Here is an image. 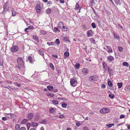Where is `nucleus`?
Listing matches in <instances>:
<instances>
[{"label": "nucleus", "mask_w": 130, "mask_h": 130, "mask_svg": "<svg viewBox=\"0 0 130 130\" xmlns=\"http://www.w3.org/2000/svg\"><path fill=\"white\" fill-rule=\"evenodd\" d=\"M110 111V110L108 108H104L101 109L100 110V112L101 113H108Z\"/></svg>", "instance_id": "nucleus-1"}, {"label": "nucleus", "mask_w": 130, "mask_h": 130, "mask_svg": "<svg viewBox=\"0 0 130 130\" xmlns=\"http://www.w3.org/2000/svg\"><path fill=\"white\" fill-rule=\"evenodd\" d=\"M77 83L76 80L74 79H72L70 80V84L71 85L73 86L74 87L76 86Z\"/></svg>", "instance_id": "nucleus-2"}, {"label": "nucleus", "mask_w": 130, "mask_h": 130, "mask_svg": "<svg viewBox=\"0 0 130 130\" xmlns=\"http://www.w3.org/2000/svg\"><path fill=\"white\" fill-rule=\"evenodd\" d=\"M17 62L19 65H23L24 63L23 60L21 57H19L17 60Z\"/></svg>", "instance_id": "nucleus-3"}, {"label": "nucleus", "mask_w": 130, "mask_h": 130, "mask_svg": "<svg viewBox=\"0 0 130 130\" xmlns=\"http://www.w3.org/2000/svg\"><path fill=\"white\" fill-rule=\"evenodd\" d=\"M18 47L17 46H14L11 47L10 49L11 51L13 52H14L17 51L18 50Z\"/></svg>", "instance_id": "nucleus-4"}, {"label": "nucleus", "mask_w": 130, "mask_h": 130, "mask_svg": "<svg viewBox=\"0 0 130 130\" xmlns=\"http://www.w3.org/2000/svg\"><path fill=\"white\" fill-rule=\"evenodd\" d=\"M97 80V77L95 76H90L89 78V80L91 82L96 81Z\"/></svg>", "instance_id": "nucleus-5"}, {"label": "nucleus", "mask_w": 130, "mask_h": 130, "mask_svg": "<svg viewBox=\"0 0 130 130\" xmlns=\"http://www.w3.org/2000/svg\"><path fill=\"white\" fill-rule=\"evenodd\" d=\"M89 72L88 70L86 68H84L82 70V73L85 75H87Z\"/></svg>", "instance_id": "nucleus-6"}, {"label": "nucleus", "mask_w": 130, "mask_h": 130, "mask_svg": "<svg viewBox=\"0 0 130 130\" xmlns=\"http://www.w3.org/2000/svg\"><path fill=\"white\" fill-rule=\"evenodd\" d=\"M36 11L38 13H39L40 12L41 10V8L39 4H38L36 5Z\"/></svg>", "instance_id": "nucleus-7"}, {"label": "nucleus", "mask_w": 130, "mask_h": 130, "mask_svg": "<svg viewBox=\"0 0 130 130\" xmlns=\"http://www.w3.org/2000/svg\"><path fill=\"white\" fill-rule=\"evenodd\" d=\"M4 9L7 11L9 9V4L8 2H6L3 6Z\"/></svg>", "instance_id": "nucleus-8"}, {"label": "nucleus", "mask_w": 130, "mask_h": 130, "mask_svg": "<svg viewBox=\"0 0 130 130\" xmlns=\"http://www.w3.org/2000/svg\"><path fill=\"white\" fill-rule=\"evenodd\" d=\"M107 59L109 62H111L114 60V58L113 56H110L107 57Z\"/></svg>", "instance_id": "nucleus-9"}, {"label": "nucleus", "mask_w": 130, "mask_h": 130, "mask_svg": "<svg viewBox=\"0 0 130 130\" xmlns=\"http://www.w3.org/2000/svg\"><path fill=\"white\" fill-rule=\"evenodd\" d=\"M107 49L108 50L107 51V52L109 53H112L113 52V50L112 49V48L111 47L109 46H106Z\"/></svg>", "instance_id": "nucleus-10"}, {"label": "nucleus", "mask_w": 130, "mask_h": 130, "mask_svg": "<svg viewBox=\"0 0 130 130\" xmlns=\"http://www.w3.org/2000/svg\"><path fill=\"white\" fill-rule=\"evenodd\" d=\"M33 114L32 113H29L28 114V118L29 120H31L33 117Z\"/></svg>", "instance_id": "nucleus-11"}, {"label": "nucleus", "mask_w": 130, "mask_h": 130, "mask_svg": "<svg viewBox=\"0 0 130 130\" xmlns=\"http://www.w3.org/2000/svg\"><path fill=\"white\" fill-rule=\"evenodd\" d=\"M33 38L36 42L37 43L39 42V39L38 37L36 35H33Z\"/></svg>", "instance_id": "nucleus-12"}, {"label": "nucleus", "mask_w": 130, "mask_h": 130, "mask_svg": "<svg viewBox=\"0 0 130 130\" xmlns=\"http://www.w3.org/2000/svg\"><path fill=\"white\" fill-rule=\"evenodd\" d=\"M92 31L91 30H89L87 31V35L88 37H89L91 36Z\"/></svg>", "instance_id": "nucleus-13"}, {"label": "nucleus", "mask_w": 130, "mask_h": 130, "mask_svg": "<svg viewBox=\"0 0 130 130\" xmlns=\"http://www.w3.org/2000/svg\"><path fill=\"white\" fill-rule=\"evenodd\" d=\"M47 122V121L45 119L42 120L41 121L40 123L41 124H46Z\"/></svg>", "instance_id": "nucleus-14"}, {"label": "nucleus", "mask_w": 130, "mask_h": 130, "mask_svg": "<svg viewBox=\"0 0 130 130\" xmlns=\"http://www.w3.org/2000/svg\"><path fill=\"white\" fill-rule=\"evenodd\" d=\"M89 40L91 41V43H93L94 44L95 43V41L94 38H91Z\"/></svg>", "instance_id": "nucleus-15"}, {"label": "nucleus", "mask_w": 130, "mask_h": 130, "mask_svg": "<svg viewBox=\"0 0 130 130\" xmlns=\"http://www.w3.org/2000/svg\"><path fill=\"white\" fill-rule=\"evenodd\" d=\"M11 11L12 12V16H15L16 14V12L13 9H12Z\"/></svg>", "instance_id": "nucleus-16"}, {"label": "nucleus", "mask_w": 130, "mask_h": 130, "mask_svg": "<svg viewBox=\"0 0 130 130\" xmlns=\"http://www.w3.org/2000/svg\"><path fill=\"white\" fill-rule=\"evenodd\" d=\"M53 86H52L49 85L47 87V88L49 90H53Z\"/></svg>", "instance_id": "nucleus-17"}, {"label": "nucleus", "mask_w": 130, "mask_h": 130, "mask_svg": "<svg viewBox=\"0 0 130 130\" xmlns=\"http://www.w3.org/2000/svg\"><path fill=\"white\" fill-rule=\"evenodd\" d=\"M114 125V124L113 123H110L106 125V126L108 128H110Z\"/></svg>", "instance_id": "nucleus-18"}, {"label": "nucleus", "mask_w": 130, "mask_h": 130, "mask_svg": "<svg viewBox=\"0 0 130 130\" xmlns=\"http://www.w3.org/2000/svg\"><path fill=\"white\" fill-rule=\"evenodd\" d=\"M27 58H28V59L29 62H30L32 63V62H33L32 59V57L31 56H29Z\"/></svg>", "instance_id": "nucleus-19"}, {"label": "nucleus", "mask_w": 130, "mask_h": 130, "mask_svg": "<svg viewBox=\"0 0 130 130\" xmlns=\"http://www.w3.org/2000/svg\"><path fill=\"white\" fill-rule=\"evenodd\" d=\"M63 23L62 22H59L58 23V26L59 27L61 28L63 26Z\"/></svg>", "instance_id": "nucleus-20"}, {"label": "nucleus", "mask_w": 130, "mask_h": 130, "mask_svg": "<svg viewBox=\"0 0 130 130\" xmlns=\"http://www.w3.org/2000/svg\"><path fill=\"white\" fill-rule=\"evenodd\" d=\"M80 6L78 3H77L76 4L75 9H78L79 8V10H80Z\"/></svg>", "instance_id": "nucleus-21"}, {"label": "nucleus", "mask_w": 130, "mask_h": 130, "mask_svg": "<svg viewBox=\"0 0 130 130\" xmlns=\"http://www.w3.org/2000/svg\"><path fill=\"white\" fill-rule=\"evenodd\" d=\"M56 109L55 108H53L49 109V111L50 113H53L54 112L55 110Z\"/></svg>", "instance_id": "nucleus-22"}, {"label": "nucleus", "mask_w": 130, "mask_h": 130, "mask_svg": "<svg viewBox=\"0 0 130 130\" xmlns=\"http://www.w3.org/2000/svg\"><path fill=\"white\" fill-rule=\"evenodd\" d=\"M38 52L40 54V55L42 56L43 57L44 53L43 51L41 50H39L38 51Z\"/></svg>", "instance_id": "nucleus-23"}, {"label": "nucleus", "mask_w": 130, "mask_h": 130, "mask_svg": "<svg viewBox=\"0 0 130 130\" xmlns=\"http://www.w3.org/2000/svg\"><path fill=\"white\" fill-rule=\"evenodd\" d=\"M51 9L48 8L46 10V12L47 14H50L51 13Z\"/></svg>", "instance_id": "nucleus-24"}, {"label": "nucleus", "mask_w": 130, "mask_h": 130, "mask_svg": "<svg viewBox=\"0 0 130 130\" xmlns=\"http://www.w3.org/2000/svg\"><path fill=\"white\" fill-rule=\"evenodd\" d=\"M12 114L11 113H5V116L8 118H10L12 116Z\"/></svg>", "instance_id": "nucleus-25"}, {"label": "nucleus", "mask_w": 130, "mask_h": 130, "mask_svg": "<svg viewBox=\"0 0 130 130\" xmlns=\"http://www.w3.org/2000/svg\"><path fill=\"white\" fill-rule=\"evenodd\" d=\"M108 70L109 74L110 75H111L112 73V70L108 67Z\"/></svg>", "instance_id": "nucleus-26"}, {"label": "nucleus", "mask_w": 130, "mask_h": 130, "mask_svg": "<svg viewBox=\"0 0 130 130\" xmlns=\"http://www.w3.org/2000/svg\"><path fill=\"white\" fill-rule=\"evenodd\" d=\"M40 32L41 34H42L43 35H45L47 33V32L46 31L43 30H40Z\"/></svg>", "instance_id": "nucleus-27"}, {"label": "nucleus", "mask_w": 130, "mask_h": 130, "mask_svg": "<svg viewBox=\"0 0 130 130\" xmlns=\"http://www.w3.org/2000/svg\"><path fill=\"white\" fill-rule=\"evenodd\" d=\"M118 86L119 89L120 88L122 87V83H118Z\"/></svg>", "instance_id": "nucleus-28"}, {"label": "nucleus", "mask_w": 130, "mask_h": 130, "mask_svg": "<svg viewBox=\"0 0 130 130\" xmlns=\"http://www.w3.org/2000/svg\"><path fill=\"white\" fill-rule=\"evenodd\" d=\"M38 124L37 123L35 122H32V126L34 127H36L38 126Z\"/></svg>", "instance_id": "nucleus-29"}, {"label": "nucleus", "mask_w": 130, "mask_h": 130, "mask_svg": "<svg viewBox=\"0 0 130 130\" xmlns=\"http://www.w3.org/2000/svg\"><path fill=\"white\" fill-rule=\"evenodd\" d=\"M108 86L110 87H111L113 85L111 82L110 80H109L108 81Z\"/></svg>", "instance_id": "nucleus-30"}, {"label": "nucleus", "mask_w": 130, "mask_h": 130, "mask_svg": "<svg viewBox=\"0 0 130 130\" xmlns=\"http://www.w3.org/2000/svg\"><path fill=\"white\" fill-rule=\"evenodd\" d=\"M69 54L68 52H66L64 53V55L66 57L68 56L69 55Z\"/></svg>", "instance_id": "nucleus-31"}, {"label": "nucleus", "mask_w": 130, "mask_h": 130, "mask_svg": "<svg viewBox=\"0 0 130 130\" xmlns=\"http://www.w3.org/2000/svg\"><path fill=\"white\" fill-rule=\"evenodd\" d=\"M69 40V38L68 37H66L64 38L63 39V40L65 41L66 42L67 41H68Z\"/></svg>", "instance_id": "nucleus-32"}, {"label": "nucleus", "mask_w": 130, "mask_h": 130, "mask_svg": "<svg viewBox=\"0 0 130 130\" xmlns=\"http://www.w3.org/2000/svg\"><path fill=\"white\" fill-rule=\"evenodd\" d=\"M20 125L19 124H17L15 126L16 130H19L20 128Z\"/></svg>", "instance_id": "nucleus-33"}, {"label": "nucleus", "mask_w": 130, "mask_h": 130, "mask_svg": "<svg viewBox=\"0 0 130 130\" xmlns=\"http://www.w3.org/2000/svg\"><path fill=\"white\" fill-rule=\"evenodd\" d=\"M67 106V104L64 103L62 104L61 105V106L63 108H66Z\"/></svg>", "instance_id": "nucleus-34"}, {"label": "nucleus", "mask_w": 130, "mask_h": 130, "mask_svg": "<svg viewBox=\"0 0 130 130\" xmlns=\"http://www.w3.org/2000/svg\"><path fill=\"white\" fill-rule=\"evenodd\" d=\"M52 102L53 103L55 104H57L58 103V101L56 100H53Z\"/></svg>", "instance_id": "nucleus-35"}, {"label": "nucleus", "mask_w": 130, "mask_h": 130, "mask_svg": "<svg viewBox=\"0 0 130 130\" xmlns=\"http://www.w3.org/2000/svg\"><path fill=\"white\" fill-rule=\"evenodd\" d=\"M31 125V124L29 123H27V126L28 130L29 129Z\"/></svg>", "instance_id": "nucleus-36"}, {"label": "nucleus", "mask_w": 130, "mask_h": 130, "mask_svg": "<svg viewBox=\"0 0 130 130\" xmlns=\"http://www.w3.org/2000/svg\"><path fill=\"white\" fill-rule=\"evenodd\" d=\"M28 120L27 119H24L22 122H21L22 124H25L26 122Z\"/></svg>", "instance_id": "nucleus-37"}, {"label": "nucleus", "mask_w": 130, "mask_h": 130, "mask_svg": "<svg viewBox=\"0 0 130 130\" xmlns=\"http://www.w3.org/2000/svg\"><path fill=\"white\" fill-rule=\"evenodd\" d=\"M67 27L64 26H63L62 30L64 31H66L67 30Z\"/></svg>", "instance_id": "nucleus-38"}, {"label": "nucleus", "mask_w": 130, "mask_h": 130, "mask_svg": "<svg viewBox=\"0 0 130 130\" xmlns=\"http://www.w3.org/2000/svg\"><path fill=\"white\" fill-rule=\"evenodd\" d=\"M54 93H51L48 94L47 96H50L51 97H53L54 96Z\"/></svg>", "instance_id": "nucleus-39"}, {"label": "nucleus", "mask_w": 130, "mask_h": 130, "mask_svg": "<svg viewBox=\"0 0 130 130\" xmlns=\"http://www.w3.org/2000/svg\"><path fill=\"white\" fill-rule=\"evenodd\" d=\"M115 3H116L117 5H121V4L120 3V0H116L115 1Z\"/></svg>", "instance_id": "nucleus-40"}, {"label": "nucleus", "mask_w": 130, "mask_h": 130, "mask_svg": "<svg viewBox=\"0 0 130 130\" xmlns=\"http://www.w3.org/2000/svg\"><path fill=\"white\" fill-rule=\"evenodd\" d=\"M109 96L111 99H113L115 96L114 95L112 94H110L109 95Z\"/></svg>", "instance_id": "nucleus-41"}, {"label": "nucleus", "mask_w": 130, "mask_h": 130, "mask_svg": "<svg viewBox=\"0 0 130 130\" xmlns=\"http://www.w3.org/2000/svg\"><path fill=\"white\" fill-rule=\"evenodd\" d=\"M47 44L49 46L53 45V42H47Z\"/></svg>", "instance_id": "nucleus-42"}, {"label": "nucleus", "mask_w": 130, "mask_h": 130, "mask_svg": "<svg viewBox=\"0 0 130 130\" xmlns=\"http://www.w3.org/2000/svg\"><path fill=\"white\" fill-rule=\"evenodd\" d=\"M54 31L55 32H56L57 31H60V30H58L57 28L56 27H54Z\"/></svg>", "instance_id": "nucleus-43"}, {"label": "nucleus", "mask_w": 130, "mask_h": 130, "mask_svg": "<svg viewBox=\"0 0 130 130\" xmlns=\"http://www.w3.org/2000/svg\"><path fill=\"white\" fill-rule=\"evenodd\" d=\"M91 26L94 28H95L96 27L95 24L94 23H93L91 24Z\"/></svg>", "instance_id": "nucleus-44"}, {"label": "nucleus", "mask_w": 130, "mask_h": 130, "mask_svg": "<svg viewBox=\"0 0 130 130\" xmlns=\"http://www.w3.org/2000/svg\"><path fill=\"white\" fill-rule=\"evenodd\" d=\"M56 43L58 44L59 45L60 44V42L59 40L58 39H57L56 40Z\"/></svg>", "instance_id": "nucleus-45"}, {"label": "nucleus", "mask_w": 130, "mask_h": 130, "mask_svg": "<svg viewBox=\"0 0 130 130\" xmlns=\"http://www.w3.org/2000/svg\"><path fill=\"white\" fill-rule=\"evenodd\" d=\"M113 35L115 37L116 39H119V37L117 35H116L114 34H113Z\"/></svg>", "instance_id": "nucleus-46"}, {"label": "nucleus", "mask_w": 130, "mask_h": 130, "mask_svg": "<svg viewBox=\"0 0 130 130\" xmlns=\"http://www.w3.org/2000/svg\"><path fill=\"white\" fill-rule=\"evenodd\" d=\"M28 29H32L34 28V26H29L28 27Z\"/></svg>", "instance_id": "nucleus-47"}, {"label": "nucleus", "mask_w": 130, "mask_h": 130, "mask_svg": "<svg viewBox=\"0 0 130 130\" xmlns=\"http://www.w3.org/2000/svg\"><path fill=\"white\" fill-rule=\"evenodd\" d=\"M118 49L119 50L120 52H121L122 51L123 48L120 46H119L118 47Z\"/></svg>", "instance_id": "nucleus-48"}, {"label": "nucleus", "mask_w": 130, "mask_h": 130, "mask_svg": "<svg viewBox=\"0 0 130 130\" xmlns=\"http://www.w3.org/2000/svg\"><path fill=\"white\" fill-rule=\"evenodd\" d=\"M125 117V116L124 115H121L120 117V119H121L122 118H124Z\"/></svg>", "instance_id": "nucleus-49"}, {"label": "nucleus", "mask_w": 130, "mask_h": 130, "mask_svg": "<svg viewBox=\"0 0 130 130\" xmlns=\"http://www.w3.org/2000/svg\"><path fill=\"white\" fill-rule=\"evenodd\" d=\"M90 0V3L92 4L93 5L94 4H95V2H94V0Z\"/></svg>", "instance_id": "nucleus-50"}, {"label": "nucleus", "mask_w": 130, "mask_h": 130, "mask_svg": "<svg viewBox=\"0 0 130 130\" xmlns=\"http://www.w3.org/2000/svg\"><path fill=\"white\" fill-rule=\"evenodd\" d=\"M96 22L97 24L99 27H101V25L100 24V22L99 21H96Z\"/></svg>", "instance_id": "nucleus-51"}, {"label": "nucleus", "mask_w": 130, "mask_h": 130, "mask_svg": "<svg viewBox=\"0 0 130 130\" xmlns=\"http://www.w3.org/2000/svg\"><path fill=\"white\" fill-rule=\"evenodd\" d=\"M3 87L4 88H6V89H9V90H11V89H10L9 88L11 89V88L9 86H4Z\"/></svg>", "instance_id": "nucleus-52"}, {"label": "nucleus", "mask_w": 130, "mask_h": 130, "mask_svg": "<svg viewBox=\"0 0 130 130\" xmlns=\"http://www.w3.org/2000/svg\"><path fill=\"white\" fill-rule=\"evenodd\" d=\"M83 130H89L87 126H84L83 128Z\"/></svg>", "instance_id": "nucleus-53"}, {"label": "nucleus", "mask_w": 130, "mask_h": 130, "mask_svg": "<svg viewBox=\"0 0 130 130\" xmlns=\"http://www.w3.org/2000/svg\"><path fill=\"white\" fill-rule=\"evenodd\" d=\"M2 119L3 121H5L7 120V119L6 118L4 117L2 118Z\"/></svg>", "instance_id": "nucleus-54"}, {"label": "nucleus", "mask_w": 130, "mask_h": 130, "mask_svg": "<svg viewBox=\"0 0 130 130\" xmlns=\"http://www.w3.org/2000/svg\"><path fill=\"white\" fill-rule=\"evenodd\" d=\"M15 85L18 87H20L21 86V85L20 84L18 83L17 82H15L14 83Z\"/></svg>", "instance_id": "nucleus-55"}, {"label": "nucleus", "mask_w": 130, "mask_h": 130, "mask_svg": "<svg viewBox=\"0 0 130 130\" xmlns=\"http://www.w3.org/2000/svg\"><path fill=\"white\" fill-rule=\"evenodd\" d=\"M64 116L63 115H60L59 117V118L60 119L63 118L64 117Z\"/></svg>", "instance_id": "nucleus-56"}, {"label": "nucleus", "mask_w": 130, "mask_h": 130, "mask_svg": "<svg viewBox=\"0 0 130 130\" xmlns=\"http://www.w3.org/2000/svg\"><path fill=\"white\" fill-rule=\"evenodd\" d=\"M3 61L2 60L0 59V65H3Z\"/></svg>", "instance_id": "nucleus-57"}, {"label": "nucleus", "mask_w": 130, "mask_h": 130, "mask_svg": "<svg viewBox=\"0 0 130 130\" xmlns=\"http://www.w3.org/2000/svg\"><path fill=\"white\" fill-rule=\"evenodd\" d=\"M26 128L25 127H22L20 128V130H26Z\"/></svg>", "instance_id": "nucleus-58"}, {"label": "nucleus", "mask_w": 130, "mask_h": 130, "mask_svg": "<svg viewBox=\"0 0 130 130\" xmlns=\"http://www.w3.org/2000/svg\"><path fill=\"white\" fill-rule=\"evenodd\" d=\"M25 32H28L29 31L28 30V28H26L24 30Z\"/></svg>", "instance_id": "nucleus-59"}, {"label": "nucleus", "mask_w": 130, "mask_h": 130, "mask_svg": "<svg viewBox=\"0 0 130 130\" xmlns=\"http://www.w3.org/2000/svg\"><path fill=\"white\" fill-rule=\"evenodd\" d=\"M52 56L53 57H54L55 58H58V56L57 55H52Z\"/></svg>", "instance_id": "nucleus-60"}, {"label": "nucleus", "mask_w": 130, "mask_h": 130, "mask_svg": "<svg viewBox=\"0 0 130 130\" xmlns=\"http://www.w3.org/2000/svg\"><path fill=\"white\" fill-rule=\"evenodd\" d=\"M123 65H129V64L126 62H124L123 63Z\"/></svg>", "instance_id": "nucleus-61"}, {"label": "nucleus", "mask_w": 130, "mask_h": 130, "mask_svg": "<svg viewBox=\"0 0 130 130\" xmlns=\"http://www.w3.org/2000/svg\"><path fill=\"white\" fill-rule=\"evenodd\" d=\"M53 92L54 93L57 92H58V89H55L53 91Z\"/></svg>", "instance_id": "nucleus-62"}, {"label": "nucleus", "mask_w": 130, "mask_h": 130, "mask_svg": "<svg viewBox=\"0 0 130 130\" xmlns=\"http://www.w3.org/2000/svg\"><path fill=\"white\" fill-rule=\"evenodd\" d=\"M80 66H74V68L78 69L79 68Z\"/></svg>", "instance_id": "nucleus-63"}, {"label": "nucleus", "mask_w": 130, "mask_h": 130, "mask_svg": "<svg viewBox=\"0 0 130 130\" xmlns=\"http://www.w3.org/2000/svg\"><path fill=\"white\" fill-rule=\"evenodd\" d=\"M101 87L103 88H105L106 86L105 85H102Z\"/></svg>", "instance_id": "nucleus-64"}]
</instances>
